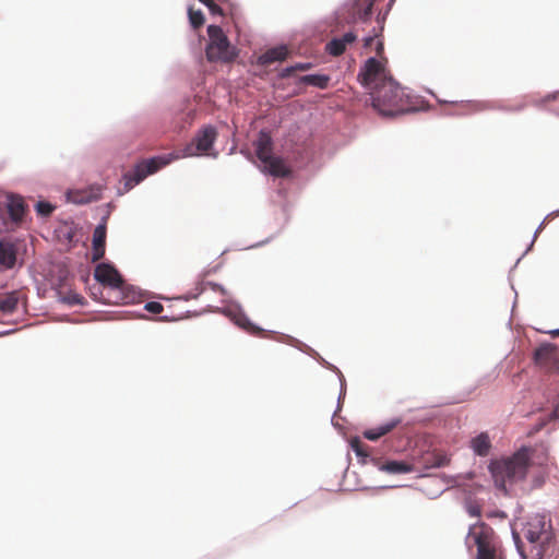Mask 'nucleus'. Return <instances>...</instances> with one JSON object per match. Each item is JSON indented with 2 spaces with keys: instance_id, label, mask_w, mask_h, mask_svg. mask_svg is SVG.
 <instances>
[{
  "instance_id": "1a4fd4ad",
  "label": "nucleus",
  "mask_w": 559,
  "mask_h": 559,
  "mask_svg": "<svg viewBox=\"0 0 559 559\" xmlns=\"http://www.w3.org/2000/svg\"><path fill=\"white\" fill-rule=\"evenodd\" d=\"M217 138V131L212 126L203 127L185 148L186 156L205 154L213 146Z\"/></svg>"
},
{
  "instance_id": "7ed1b4c3",
  "label": "nucleus",
  "mask_w": 559,
  "mask_h": 559,
  "mask_svg": "<svg viewBox=\"0 0 559 559\" xmlns=\"http://www.w3.org/2000/svg\"><path fill=\"white\" fill-rule=\"evenodd\" d=\"M522 535L527 544L520 543L519 535L513 533L516 547L524 559H543L549 543L552 539L550 525H547L545 516H532L523 526Z\"/></svg>"
},
{
  "instance_id": "7c9ffc66",
  "label": "nucleus",
  "mask_w": 559,
  "mask_h": 559,
  "mask_svg": "<svg viewBox=\"0 0 559 559\" xmlns=\"http://www.w3.org/2000/svg\"><path fill=\"white\" fill-rule=\"evenodd\" d=\"M356 38H357V36L354 33L348 32V33L344 34L342 37H340V40L346 47L348 44L354 43L356 40Z\"/></svg>"
},
{
  "instance_id": "f704fd0d",
  "label": "nucleus",
  "mask_w": 559,
  "mask_h": 559,
  "mask_svg": "<svg viewBox=\"0 0 559 559\" xmlns=\"http://www.w3.org/2000/svg\"><path fill=\"white\" fill-rule=\"evenodd\" d=\"M82 299H83V298H82L81 296L75 295V296H73L72 302H73V304H81V300H82Z\"/></svg>"
},
{
  "instance_id": "a211bd4d",
  "label": "nucleus",
  "mask_w": 559,
  "mask_h": 559,
  "mask_svg": "<svg viewBox=\"0 0 559 559\" xmlns=\"http://www.w3.org/2000/svg\"><path fill=\"white\" fill-rule=\"evenodd\" d=\"M471 447L477 455H488L491 448L489 436L486 432H481L480 435L472 439Z\"/></svg>"
},
{
  "instance_id": "dca6fc26",
  "label": "nucleus",
  "mask_w": 559,
  "mask_h": 559,
  "mask_svg": "<svg viewBox=\"0 0 559 559\" xmlns=\"http://www.w3.org/2000/svg\"><path fill=\"white\" fill-rule=\"evenodd\" d=\"M16 261L15 248L11 242L0 240V264L5 269H12Z\"/></svg>"
},
{
  "instance_id": "39448f33",
  "label": "nucleus",
  "mask_w": 559,
  "mask_h": 559,
  "mask_svg": "<svg viewBox=\"0 0 559 559\" xmlns=\"http://www.w3.org/2000/svg\"><path fill=\"white\" fill-rule=\"evenodd\" d=\"M530 464L527 452L519 451L513 456L491 464L490 468L496 483H514L525 478Z\"/></svg>"
},
{
  "instance_id": "f03ea898",
  "label": "nucleus",
  "mask_w": 559,
  "mask_h": 559,
  "mask_svg": "<svg viewBox=\"0 0 559 559\" xmlns=\"http://www.w3.org/2000/svg\"><path fill=\"white\" fill-rule=\"evenodd\" d=\"M464 543L475 559H504L502 542L496 531L486 522L481 521L471 525Z\"/></svg>"
},
{
  "instance_id": "ddd939ff",
  "label": "nucleus",
  "mask_w": 559,
  "mask_h": 559,
  "mask_svg": "<svg viewBox=\"0 0 559 559\" xmlns=\"http://www.w3.org/2000/svg\"><path fill=\"white\" fill-rule=\"evenodd\" d=\"M288 56V49L286 46H278L266 50L263 55L258 58L260 66H269L276 61H283Z\"/></svg>"
},
{
  "instance_id": "0eeeda50",
  "label": "nucleus",
  "mask_w": 559,
  "mask_h": 559,
  "mask_svg": "<svg viewBox=\"0 0 559 559\" xmlns=\"http://www.w3.org/2000/svg\"><path fill=\"white\" fill-rule=\"evenodd\" d=\"M170 158L165 156H156L150 159H144L136 164L134 168L124 174L126 188L129 190L140 183L143 179H145L148 175H152L168 165Z\"/></svg>"
},
{
  "instance_id": "bb28decb",
  "label": "nucleus",
  "mask_w": 559,
  "mask_h": 559,
  "mask_svg": "<svg viewBox=\"0 0 559 559\" xmlns=\"http://www.w3.org/2000/svg\"><path fill=\"white\" fill-rule=\"evenodd\" d=\"M53 210H55V206L46 201H39L36 204V211L41 216H49Z\"/></svg>"
},
{
  "instance_id": "aec40b11",
  "label": "nucleus",
  "mask_w": 559,
  "mask_h": 559,
  "mask_svg": "<svg viewBox=\"0 0 559 559\" xmlns=\"http://www.w3.org/2000/svg\"><path fill=\"white\" fill-rule=\"evenodd\" d=\"M69 199L76 204H86L98 199V193L93 190H75L69 193Z\"/></svg>"
},
{
  "instance_id": "9d476101",
  "label": "nucleus",
  "mask_w": 559,
  "mask_h": 559,
  "mask_svg": "<svg viewBox=\"0 0 559 559\" xmlns=\"http://www.w3.org/2000/svg\"><path fill=\"white\" fill-rule=\"evenodd\" d=\"M94 277L105 287L111 290L121 292L124 286V281L120 273L110 264L99 263L94 271Z\"/></svg>"
},
{
  "instance_id": "72a5a7b5",
  "label": "nucleus",
  "mask_w": 559,
  "mask_h": 559,
  "mask_svg": "<svg viewBox=\"0 0 559 559\" xmlns=\"http://www.w3.org/2000/svg\"><path fill=\"white\" fill-rule=\"evenodd\" d=\"M111 302V300H109ZM114 304H119V302H127V297L124 296H117L115 300H112Z\"/></svg>"
},
{
  "instance_id": "9b49d317",
  "label": "nucleus",
  "mask_w": 559,
  "mask_h": 559,
  "mask_svg": "<svg viewBox=\"0 0 559 559\" xmlns=\"http://www.w3.org/2000/svg\"><path fill=\"white\" fill-rule=\"evenodd\" d=\"M536 365L547 372L559 371V353L555 345L543 344L534 353Z\"/></svg>"
},
{
  "instance_id": "473e14b6",
  "label": "nucleus",
  "mask_w": 559,
  "mask_h": 559,
  "mask_svg": "<svg viewBox=\"0 0 559 559\" xmlns=\"http://www.w3.org/2000/svg\"><path fill=\"white\" fill-rule=\"evenodd\" d=\"M207 286H210L213 290L215 292H219L221 294H225V289L219 285V284H216V283H206Z\"/></svg>"
},
{
  "instance_id": "f8f14e48",
  "label": "nucleus",
  "mask_w": 559,
  "mask_h": 559,
  "mask_svg": "<svg viewBox=\"0 0 559 559\" xmlns=\"http://www.w3.org/2000/svg\"><path fill=\"white\" fill-rule=\"evenodd\" d=\"M106 243V225L99 224L96 226L93 233V253L92 261L96 262L100 260L105 254Z\"/></svg>"
},
{
  "instance_id": "c9c22d12",
  "label": "nucleus",
  "mask_w": 559,
  "mask_h": 559,
  "mask_svg": "<svg viewBox=\"0 0 559 559\" xmlns=\"http://www.w3.org/2000/svg\"><path fill=\"white\" fill-rule=\"evenodd\" d=\"M373 41V37H366L365 38V46H370Z\"/></svg>"
},
{
  "instance_id": "4c0bfd02",
  "label": "nucleus",
  "mask_w": 559,
  "mask_h": 559,
  "mask_svg": "<svg viewBox=\"0 0 559 559\" xmlns=\"http://www.w3.org/2000/svg\"><path fill=\"white\" fill-rule=\"evenodd\" d=\"M550 335L554 336V337L559 336V329L550 331Z\"/></svg>"
},
{
  "instance_id": "5701e85b",
  "label": "nucleus",
  "mask_w": 559,
  "mask_h": 559,
  "mask_svg": "<svg viewBox=\"0 0 559 559\" xmlns=\"http://www.w3.org/2000/svg\"><path fill=\"white\" fill-rule=\"evenodd\" d=\"M237 325H239L241 329L247 331L248 333L252 335H260L262 334L263 330L257 325H254L246 316H239L236 319Z\"/></svg>"
},
{
  "instance_id": "412c9836",
  "label": "nucleus",
  "mask_w": 559,
  "mask_h": 559,
  "mask_svg": "<svg viewBox=\"0 0 559 559\" xmlns=\"http://www.w3.org/2000/svg\"><path fill=\"white\" fill-rule=\"evenodd\" d=\"M449 459L444 454L431 453L425 459L426 467H441L449 464Z\"/></svg>"
},
{
  "instance_id": "2f4dec72",
  "label": "nucleus",
  "mask_w": 559,
  "mask_h": 559,
  "mask_svg": "<svg viewBox=\"0 0 559 559\" xmlns=\"http://www.w3.org/2000/svg\"><path fill=\"white\" fill-rule=\"evenodd\" d=\"M352 448L356 452L357 455H367L362 450V444L359 440L352 441Z\"/></svg>"
},
{
  "instance_id": "423d86ee",
  "label": "nucleus",
  "mask_w": 559,
  "mask_h": 559,
  "mask_svg": "<svg viewBox=\"0 0 559 559\" xmlns=\"http://www.w3.org/2000/svg\"><path fill=\"white\" fill-rule=\"evenodd\" d=\"M209 43L205 48L206 59L210 62L230 63L238 57V50L234 47L221 26L207 27Z\"/></svg>"
},
{
  "instance_id": "f257e3e1",
  "label": "nucleus",
  "mask_w": 559,
  "mask_h": 559,
  "mask_svg": "<svg viewBox=\"0 0 559 559\" xmlns=\"http://www.w3.org/2000/svg\"><path fill=\"white\" fill-rule=\"evenodd\" d=\"M370 95L372 107L384 117H394L417 110L414 97L407 94L394 79L377 84Z\"/></svg>"
},
{
  "instance_id": "393cba45",
  "label": "nucleus",
  "mask_w": 559,
  "mask_h": 559,
  "mask_svg": "<svg viewBox=\"0 0 559 559\" xmlns=\"http://www.w3.org/2000/svg\"><path fill=\"white\" fill-rule=\"evenodd\" d=\"M189 21L194 29L200 28L204 24V15L200 10L189 9Z\"/></svg>"
},
{
  "instance_id": "2eb2a0df",
  "label": "nucleus",
  "mask_w": 559,
  "mask_h": 559,
  "mask_svg": "<svg viewBox=\"0 0 559 559\" xmlns=\"http://www.w3.org/2000/svg\"><path fill=\"white\" fill-rule=\"evenodd\" d=\"M20 302V293L16 290L5 293L0 296V313L3 316L12 314L16 311Z\"/></svg>"
},
{
  "instance_id": "cd10ccee",
  "label": "nucleus",
  "mask_w": 559,
  "mask_h": 559,
  "mask_svg": "<svg viewBox=\"0 0 559 559\" xmlns=\"http://www.w3.org/2000/svg\"><path fill=\"white\" fill-rule=\"evenodd\" d=\"M308 69H310V63H297L295 67L284 69L282 72V76H289L292 72L295 70L306 71Z\"/></svg>"
},
{
  "instance_id": "4468645a",
  "label": "nucleus",
  "mask_w": 559,
  "mask_h": 559,
  "mask_svg": "<svg viewBox=\"0 0 559 559\" xmlns=\"http://www.w3.org/2000/svg\"><path fill=\"white\" fill-rule=\"evenodd\" d=\"M7 207L13 222L17 223L22 221L25 213V203L21 197L9 194Z\"/></svg>"
},
{
  "instance_id": "6ab92c4d",
  "label": "nucleus",
  "mask_w": 559,
  "mask_h": 559,
  "mask_svg": "<svg viewBox=\"0 0 559 559\" xmlns=\"http://www.w3.org/2000/svg\"><path fill=\"white\" fill-rule=\"evenodd\" d=\"M380 469L389 474H406L413 472L414 467L403 461H388L380 466Z\"/></svg>"
},
{
  "instance_id": "b1692460",
  "label": "nucleus",
  "mask_w": 559,
  "mask_h": 559,
  "mask_svg": "<svg viewBox=\"0 0 559 559\" xmlns=\"http://www.w3.org/2000/svg\"><path fill=\"white\" fill-rule=\"evenodd\" d=\"M325 49L330 55L338 57L345 51L346 47L340 40V38H333L331 41L326 44Z\"/></svg>"
},
{
  "instance_id": "6e6552de",
  "label": "nucleus",
  "mask_w": 559,
  "mask_h": 559,
  "mask_svg": "<svg viewBox=\"0 0 559 559\" xmlns=\"http://www.w3.org/2000/svg\"><path fill=\"white\" fill-rule=\"evenodd\" d=\"M392 79L385 72L383 64L376 58H369L358 74V81L366 87H373L383 83L384 80Z\"/></svg>"
},
{
  "instance_id": "c85d7f7f",
  "label": "nucleus",
  "mask_w": 559,
  "mask_h": 559,
  "mask_svg": "<svg viewBox=\"0 0 559 559\" xmlns=\"http://www.w3.org/2000/svg\"><path fill=\"white\" fill-rule=\"evenodd\" d=\"M144 309L151 313L158 314L163 311L164 307L158 301H148L145 304Z\"/></svg>"
},
{
  "instance_id": "20e7f679",
  "label": "nucleus",
  "mask_w": 559,
  "mask_h": 559,
  "mask_svg": "<svg viewBox=\"0 0 559 559\" xmlns=\"http://www.w3.org/2000/svg\"><path fill=\"white\" fill-rule=\"evenodd\" d=\"M253 145L257 157L263 164V171L277 178L290 176L292 170L284 159L273 155V140L269 132L261 130Z\"/></svg>"
},
{
  "instance_id": "f3484780",
  "label": "nucleus",
  "mask_w": 559,
  "mask_h": 559,
  "mask_svg": "<svg viewBox=\"0 0 559 559\" xmlns=\"http://www.w3.org/2000/svg\"><path fill=\"white\" fill-rule=\"evenodd\" d=\"M400 421H401L400 419H392V420H390L383 425H380L378 427L367 429L364 432V437L370 441H376L379 438H381L382 436L392 431L400 424Z\"/></svg>"
},
{
  "instance_id": "4be33fe9",
  "label": "nucleus",
  "mask_w": 559,
  "mask_h": 559,
  "mask_svg": "<svg viewBox=\"0 0 559 559\" xmlns=\"http://www.w3.org/2000/svg\"><path fill=\"white\" fill-rule=\"evenodd\" d=\"M329 76L321 74H309L302 78V82L319 88H325L329 84Z\"/></svg>"
},
{
  "instance_id": "a878e982",
  "label": "nucleus",
  "mask_w": 559,
  "mask_h": 559,
  "mask_svg": "<svg viewBox=\"0 0 559 559\" xmlns=\"http://www.w3.org/2000/svg\"><path fill=\"white\" fill-rule=\"evenodd\" d=\"M452 104H454L455 106H457L460 110L465 112H472L475 111L476 109H481L480 105L476 104L474 100L453 102Z\"/></svg>"
},
{
  "instance_id": "c756f323",
  "label": "nucleus",
  "mask_w": 559,
  "mask_h": 559,
  "mask_svg": "<svg viewBox=\"0 0 559 559\" xmlns=\"http://www.w3.org/2000/svg\"><path fill=\"white\" fill-rule=\"evenodd\" d=\"M373 2L369 1L367 7L360 12L359 17L364 21L368 20L372 12Z\"/></svg>"
},
{
  "instance_id": "e433bc0d",
  "label": "nucleus",
  "mask_w": 559,
  "mask_h": 559,
  "mask_svg": "<svg viewBox=\"0 0 559 559\" xmlns=\"http://www.w3.org/2000/svg\"><path fill=\"white\" fill-rule=\"evenodd\" d=\"M469 514H471V515H473V516H475V515H477V516H478V515H479V512H478V511L476 512V511H475V508H472V509H469Z\"/></svg>"
}]
</instances>
